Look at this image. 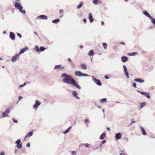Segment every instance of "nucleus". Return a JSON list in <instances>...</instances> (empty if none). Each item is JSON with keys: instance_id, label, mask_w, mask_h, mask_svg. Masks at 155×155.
I'll use <instances>...</instances> for the list:
<instances>
[{"instance_id": "obj_9", "label": "nucleus", "mask_w": 155, "mask_h": 155, "mask_svg": "<svg viewBox=\"0 0 155 155\" xmlns=\"http://www.w3.org/2000/svg\"><path fill=\"white\" fill-rule=\"evenodd\" d=\"M143 14L147 16L150 18L151 19V20L152 19V18H153L148 12L146 11H144L143 12Z\"/></svg>"}, {"instance_id": "obj_10", "label": "nucleus", "mask_w": 155, "mask_h": 155, "mask_svg": "<svg viewBox=\"0 0 155 155\" xmlns=\"http://www.w3.org/2000/svg\"><path fill=\"white\" fill-rule=\"evenodd\" d=\"M28 49V48L27 47H25V48L21 49L20 51V53L19 54L20 55V54L24 53L25 51H27Z\"/></svg>"}, {"instance_id": "obj_3", "label": "nucleus", "mask_w": 155, "mask_h": 155, "mask_svg": "<svg viewBox=\"0 0 155 155\" xmlns=\"http://www.w3.org/2000/svg\"><path fill=\"white\" fill-rule=\"evenodd\" d=\"M75 74L79 77L87 76H88L87 74L83 73L79 71H76L75 72Z\"/></svg>"}, {"instance_id": "obj_22", "label": "nucleus", "mask_w": 155, "mask_h": 155, "mask_svg": "<svg viewBox=\"0 0 155 155\" xmlns=\"http://www.w3.org/2000/svg\"><path fill=\"white\" fill-rule=\"evenodd\" d=\"M141 131L143 135H146V133L145 130L143 128V127H141Z\"/></svg>"}, {"instance_id": "obj_17", "label": "nucleus", "mask_w": 155, "mask_h": 155, "mask_svg": "<svg viewBox=\"0 0 155 155\" xmlns=\"http://www.w3.org/2000/svg\"><path fill=\"white\" fill-rule=\"evenodd\" d=\"M73 95L74 96L76 97V98L77 99H79V97L77 96L78 93L77 92L75 91H73Z\"/></svg>"}, {"instance_id": "obj_61", "label": "nucleus", "mask_w": 155, "mask_h": 155, "mask_svg": "<svg viewBox=\"0 0 155 155\" xmlns=\"http://www.w3.org/2000/svg\"><path fill=\"white\" fill-rule=\"evenodd\" d=\"M2 60V58H0V60Z\"/></svg>"}, {"instance_id": "obj_13", "label": "nucleus", "mask_w": 155, "mask_h": 155, "mask_svg": "<svg viewBox=\"0 0 155 155\" xmlns=\"http://www.w3.org/2000/svg\"><path fill=\"white\" fill-rule=\"evenodd\" d=\"M10 38L12 40H14L15 39V36L13 33L11 32L10 33Z\"/></svg>"}, {"instance_id": "obj_20", "label": "nucleus", "mask_w": 155, "mask_h": 155, "mask_svg": "<svg viewBox=\"0 0 155 155\" xmlns=\"http://www.w3.org/2000/svg\"><path fill=\"white\" fill-rule=\"evenodd\" d=\"M80 66L82 69L84 70H86L87 69V66L85 64H81Z\"/></svg>"}, {"instance_id": "obj_4", "label": "nucleus", "mask_w": 155, "mask_h": 155, "mask_svg": "<svg viewBox=\"0 0 155 155\" xmlns=\"http://www.w3.org/2000/svg\"><path fill=\"white\" fill-rule=\"evenodd\" d=\"M21 140L20 139H18L15 142L17 144L16 147L18 149L21 148L22 147V143H21Z\"/></svg>"}, {"instance_id": "obj_39", "label": "nucleus", "mask_w": 155, "mask_h": 155, "mask_svg": "<svg viewBox=\"0 0 155 155\" xmlns=\"http://www.w3.org/2000/svg\"><path fill=\"white\" fill-rule=\"evenodd\" d=\"M152 21L153 23L155 26V19L152 18Z\"/></svg>"}, {"instance_id": "obj_6", "label": "nucleus", "mask_w": 155, "mask_h": 155, "mask_svg": "<svg viewBox=\"0 0 155 155\" xmlns=\"http://www.w3.org/2000/svg\"><path fill=\"white\" fill-rule=\"evenodd\" d=\"M20 55L18 54L13 56L11 59V61L12 62L15 61L17 60L19 58Z\"/></svg>"}, {"instance_id": "obj_41", "label": "nucleus", "mask_w": 155, "mask_h": 155, "mask_svg": "<svg viewBox=\"0 0 155 155\" xmlns=\"http://www.w3.org/2000/svg\"><path fill=\"white\" fill-rule=\"evenodd\" d=\"M12 120L15 123H17L18 122V120H15L14 119L12 118Z\"/></svg>"}, {"instance_id": "obj_1", "label": "nucleus", "mask_w": 155, "mask_h": 155, "mask_svg": "<svg viewBox=\"0 0 155 155\" xmlns=\"http://www.w3.org/2000/svg\"><path fill=\"white\" fill-rule=\"evenodd\" d=\"M61 77L65 78L63 80L64 82L72 84L77 88L79 89H81V87L78 84L71 76L65 73H63L62 74Z\"/></svg>"}, {"instance_id": "obj_54", "label": "nucleus", "mask_w": 155, "mask_h": 155, "mask_svg": "<svg viewBox=\"0 0 155 155\" xmlns=\"http://www.w3.org/2000/svg\"><path fill=\"white\" fill-rule=\"evenodd\" d=\"M68 60L70 62H71V59L70 58H68Z\"/></svg>"}, {"instance_id": "obj_53", "label": "nucleus", "mask_w": 155, "mask_h": 155, "mask_svg": "<svg viewBox=\"0 0 155 155\" xmlns=\"http://www.w3.org/2000/svg\"><path fill=\"white\" fill-rule=\"evenodd\" d=\"M120 155H126L125 154L123 153H121L120 154Z\"/></svg>"}, {"instance_id": "obj_60", "label": "nucleus", "mask_w": 155, "mask_h": 155, "mask_svg": "<svg viewBox=\"0 0 155 155\" xmlns=\"http://www.w3.org/2000/svg\"><path fill=\"white\" fill-rule=\"evenodd\" d=\"M83 47V46H80V48H82Z\"/></svg>"}, {"instance_id": "obj_58", "label": "nucleus", "mask_w": 155, "mask_h": 155, "mask_svg": "<svg viewBox=\"0 0 155 155\" xmlns=\"http://www.w3.org/2000/svg\"><path fill=\"white\" fill-rule=\"evenodd\" d=\"M6 31H4L3 32V33L4 34H5L6 33Z\"/></svg>"}, {"instance_id": "obj_8", "label": "nucleus", "mask_w": 155, "mask_h": 155, "mask_svg": "<svg viewBox=\"0 0 155 155\" xmlns=\"http://www.w3.org/2000/svg\"><path fill=\"white\" fill-rule=\"evenodd\" d=\"M94 81L99 86H101L102 85L101 83V82L100 81L96 78L94 79Z\"/></svg>"}, {"instance_id": "obj_49", "label": "nucleus", "mask_w": 155, "mask_h": 155, "mask_svg": "<svg viewBox=\"0 0 155 155\" xmlns=\"http://www.w3.org/2000/svg\"><path fill=\"white\" fill-rule=\"evenodd\" d=\"M30 144L29 143H27V145H26V147H30Z\"/></svg>"}, {"instance_id": "obj_56", "label": "nucleus", "mask_w": 155, "mask_h": 155, "mask_svg": "<svg viewBox=\"0 0 155 155\" xmlns=\"http://www.w3.org/2000/svg\"><path fill=\"white\" fill-rule=\"evenodd\" d=\"M135 122V121H132L131 124H133Z\"/></svg>"}, {"instance_id": "obj_33", "label": "nucleus", "mask_w": 155, "mask_h": 155, "mask_svg": "<svg viewBox=\"0 0 155 155\" xmlns=\"http://www.w3.org/2000/svg\"><path fill=\"white\" fill-rule=\"evenodd\" d=\"M103 45L104 48V49H106L107 48V45L106 43H103Z\"/></svg>"}, {"instance_id": "obj_24", "label": "nucleus", "mask_w": 155, "mask_h": 155, "mask_svg": "<svg viewBox=\"0 0 155 155\" xmlns=\"http://www.w3.org/2000/svg\"><path fill=\"white\" fill-rule=\"evenodd\" d=\"M106 136V134L103 133L102 134L100 137V139H101L102 140Z\"/></svg>"}, {"instance_id": "obj_59", "label": "nucleus", "mask_w": 155, "mask_h": 155, "mask_svg": "<svg viewBox=\"0 0 155 155\" xmlns=\"http://www.w3.org/2000/svg\"><path fill=\"white\" fill-rule=\"evenodd\" d=\"M34 33H35L36 35H37V33L36 32H34Z\"/></svg>"}, {"instance_id": "obj_48", "label": "nucleus", "mask_w": 155, "mask_h": 155, "mask_svg": "<svg viewBox=\"0 0 155 155\" xmlns=\"http://www.w3.org/2000/svg\"><path fill=\"white\" fill-rule=\"evenodd\" d=\"M26 84V83H24V84L23 85H21L20 86V87H22L23 86H25Z\"/></svg>"}, {"instance_id": "obj_31", "label": "nucleus", "mask_w": 155, "mask_h": 155, "mask_svg": "<svg viewBox=\"0 0 155 155\" xmlns=\"http://www.w3.org/2000/svg\"><path fill=\"white\" fill-rule=\"evenodd\" d=\"M59 12H60V13L61 14V16L60 17H60H62L63 15L62 14L64 12V10H59Z\"/></svg>"}, {"instance_id": "obj_7", "label": "nucleus", "mask_w": 155, "mask_h": 155, "mask_svg": "<svg viewBox=\"0 0 155 155\" xmlns=\"http://www.w3.org/2000/svg\"><path fill=\"white\" fill-rule=\"evenodd\" d=\"M10 110L8 108H7L6 111L2 113L3 117H5L8 116V114L10 113Z\"/></svg>"}, {"instance_id": "obj_12", "label": "nucleus", "mask_w": 155, "mask_h": 155, "mask_svg": "<svg viewBox=\"0 0 155 155\" xmlns=\"http://www.w3.org/2000/svg\"><path fill=\"white\" fill-rule=\"evenodd\" d=\"M89 19L90 20V22L91 23L94 21V19L93 18L92 15L91 13H89Z\"/></svg>"}, {"instance_id": "obj_11", "label": "nucleus", "mask_w": 155, "mask_h": 155, "mask_svg": "<svg viewBox=\"0 0 155 155\" xmlns=\"http://www.w3.org/2000/svg\"><path fill=\"white\" fill-rule=\"evenodd\" d=\"M33 134V133L32 132H29L25 136V139H26L28 137H30L31 136H32Z\"/></svg>"}, {"instance_id": "obj_16", "label": "nucleus", "mask_w": 155, "mask_h": 155, "mask_svg": "<svg viewBox=\"0 0 155 155\" xmlns=\"http://www.w3.org/2000/svg\"><path fill=\"white\" fill-rule=\"evenodd\" d=\"M116 138L117 139H120L121 138V134L120 133H118L116 135Z\"/></svg>"}, {"instance_id": "obj_42", "label": "nucleus", "mask_w": 155, "mask_h": 155, "mask_svg": "<svg viewBox=\"0 0 155 155\" xmlns=\"http://www.w3.org/2000/svg\"><path fill=\"white\" fill-rule=\"evenodd\" d=\"M17 35L18 36H19L20 38H21V37L22 36H21V34H20L19 33H17Z\"/></svg>"}, {"instance_id": "obj_62", "label": "nucleus", "mask_w": 155, "mask_h": 155, "mask_svg": "<svg viewBox=\"0 0 155 155\" xmlns=\"http://www.w3.org/2000/svg\"><path fill=\"white\" fill-rule=\"evenodd\" d=\"M125 1L126 2L127 1V0H125Z\"/></svg>"}, {"instance_id": "obj_55", "label": "nucleus", "mask_w": 155, "mask_h": 155, "mask_svg": "<svg viewBox=\"0 0 155 155\" xmlns=\"http://www.w3.org/2000/svg\"><path fill=\"white\" fill-rule=\"evenodd\" d=\"M107 130H110V128L109 127H108L107 128Z\"/></svg>"}, {"instance_id": "obj_43", "label": "nucleus", "mask_w": 155, "mask_h": 155, "mask_svg": "<svg viewBox=\"0 0 155 155\" xmlns=\"http://www.w3.org/2000/svg\"><path fill=\"white\" fill-rule=\"evenodd\" d=\"M133 86L134 87H135V88L137 87L136 84V83H133Z\"/></svg>"}, {"instance_id": "obj_25", "label": "nucleus", "mask_w": 155, "mask_h": 155, "mask_svg": "<svg viewBox=\"0 0 155 155\" xmlns=\"http://www.w3.org/2000/svg\"><path fill=\"white\" fill-rule=\"evenodd\" d=\"M140 109H141L143 108V107L145 106L146 105V103L145 102H143L142 103H141L140 104Z\"/></svg>"}, {"instance_id": "obj_2", "label": "nucleus", "mask_w": 155, "mask_h": 155, "mask_svg": "<svg viewBox=\"0 0 155 155\" xmlns=\"http://www.w3.org/2000/svg\"><path fill=\"white\" fill-rule=\"evenodd\" d=\"M15 7L17 9H18L21 13H25V10H22L23 7L19 3L16 2L15 3Z\"/></svg>"}, {"instance_id": "obj_32", "label": "nucleus", "mask_w": 155, "mask_h": 155, "mask_svg": "<svg viewBox=\"0 0 155 155\" xmlns=\"http://www.w3.org/2000/svg\"><path fill=\"white\" fill-rule=\"evenodd\" d=\"M35 49L36 50L37 52H38L40 51L39 47L38 46H36L35 47Z\"/></svg>"}, {"instance_id": "obj_30", "label": "nucleus", "mask_w": 155, "mask_h": 155, "mask_svg": "<svg viewBox=\"0 0 155 155\" xmlns=\"http://www.w3.org/2000/svg\"><path fill=\"white\" fill-rule=\"evenodd\" d=\"M83 4L82 3H80L79 5H78L77 7V8L78 9H80V8L81 7L83 6Z\"/></svg>"}, {"instance_id": "obj_45", "label": "nucleus", "mask_w": 155, "mask_h": 155, "mask_svg": "<svg viewBox=\"0 0 155 155\" xmlns=\"http://www.w3.org/2000/svg\"><path fill=\"white\" fill-rule=\"evenodd\" d=\"M88 122H89L88 120L87 119H85L84 120V122L85 123L87 124V123H88Z\"/></svg>"}, {"instance_id": "obj_28", "label": "nucleus", "mask_w": 155, "mask_h": 155, "mask_svg": "<svg viewBox=\"0 0 155 155\" xmlns=\"http://www.w3.org/2000/svg\"><path fill=\"white\" fill-rule=\"evenodd\" d=\"M71 127H69L68 129H67V130H66L64 132V133L65 134H67V133H68L69 131L71 129Z\"/></svg>"}, {"instance_id": "obj_40", "label": "nucleus", "mask_w": 155, "mask_h": 155, "mask_svg": "<svg viewBox=\"0 0 155 155\" xmlns=\"http://www.w3.org/2000/svg\"><path fill=\"white\" fill-rule=\"evenodd\" d=\"M71 153L73 155H76V153L74 151H73L71 152Z\"/></svg>"}, {"instance_id": "obj_19", "label": "nucleus", "mask_w": 155, "mask_h": 155, "mask_svg": "<svg viewBox=\"0 0 155 155\" xmlns=\"http://www.w3.org/2000/svg\"><path fill=\"white\" fill-rule=\"evenodd\" d=\"M135 81L138 82L140 83H143L144 82V81L140 78H136L134 79Z\"/></svg>"}, {"instance_id": "obj_37", "label": "nucleus", "mask_w": 155, "mask_h": 155, "mask_svg": "<svg viewBox=\"0 0 155 155\" xmlns=\"http://www.w3.org/2000/svg\"><path fill=\"white\" fill-rule=\"evenodd\" d=\"M105 142H106V140H104L101 142V144L100 145V146H101V144H104V143H105Z\"/></svg>"}, {"instance_id": "obj_44", "label": "nucleus", "mask_w": 155, "mask_h": 155, "mask_svg": "<svg viewBox=\"0 0 155 155\" xmlns=\"http://www.w3.org/2000/svg\"><path fill=\"white\" fill-rule=\"evenodd\" d=\"M84 145L86 147H88L89 146V145L88 143H86Z\"/></svg>"}, {"instance_id": "obj_5", "label": "nucleus", "mask_w": 155, "mask_h": 155, "mask_svg": "<svg viewBox=\"0 0 155 155\" xmlns=\"http://www.w3.org/2000/svg\"><path fill=\"white\" fill-rule=\"evenodd\" d=\"M41 102L38 101L36 100L35 101V105H34L33 108L34 109H37L38 107L41 104Z\"/></svg>"}, {"instance_id": "obj_21", "label": "nucleus", "mask_w": 155, "mask_h": 155, "mask_svg": "<svg viewBox=\"0 0 155 155\" xmlns=\"http://www.w3.org/2000/svg\"><path fill=\"white\" fill-rule=\"evenodd\" d=\"M64 68V67L63 66H61V65H56L54 67V69H55L56 68H58V69H62Z\"/></svg>"}, {"instance_id": "obj_57", "label": "nucleus", "mask_w": 155, "mask_h": 155, "mask_svg": "<svg viewBox=\"0 0 155 155\" xmlns=\"http://www.w3.org/2000/svg\"><path fill=\"white\" fill-rule=\"evenodd\" d=\"M101 24H102V25H103L104 24V22L103 21H102L101 22Z\"/></svg>"}, {"instance_id": "obj_51", "label": "nucleus", "mask_w": 155, "mask_h": 155, "mask_svg": "<svg viewBox=\"0 0 155 155\" xmlns=\"http://www.w3.org/2000/svg\"><path fill=\"white\" fill-rule=\"evenodd\" d=\"M83 21L84 23H86L87 22L86 19L84 18L83 19Z\"/></svg>"}, {"instance_id": "obj_29", "label": "nucleus", "mask_w": 155, "mask_h": 155, "mask_svg": "<svg viewBox=\"0 0 155 155\" xmlns=\"http://www.w3.org/2000/svg\"><path fill=\"white\" fill-rule=\"evenodd\" d=\"M106 101H107V99L104 98L102 99L101 100V103H104L106 102Z\"/></svg>"}, {"instance_id": "obj_63", "label": "nucleus", "mask_w": 155, "mask_h": 155, "mask_svg": "<svg viewBox=\"0 0 155 155\" xmlns=\"http://www.w3.org/2000/svg\"><path fill=\"white\" fill-rule=\"evenodd\" d=\"M15 153H16V151H15Z\"/></svg>"}, {"instance_id": "obj_36", "label": "nucleus", "mask_w": 155, "mask_h": 155, "mask_svg": "<svg viewBox=\"0 0 155 155\" xmlns=\"http://www.w3.org/2000/svg\"><path fill=\"white\" fill-rule=\"evenodd\" d=\"M125 73L127 77L128 78H129V74H128V72L127 71L126 72H125Z\"/></svg>"}, {"instance_id": "obj_34", "label": "nucleus", "mask_w": 155, "mask_h": 155, "mask_svg": "<svg viewBox=\"0 0 155 155\" xmlns=\"http://www.w3.org/2000/svg\"><path fill=\"white\" fill-rule=\"evenodd\" d=\"M45 49V48L43 47H41L40 48V51H43Z\"/></svg>"}, {"instance_id": "obj_52", "label": "nucleus", "mask_w": 155, "mask_h": 155, "mask_svg": "<svg viewBox=\"0 0 155 155\" xmlns=\"http://www.w3.org/2000/svg\"><path fill=\"white\" fill-rule=\"evenodd\" d=\"M22 97L21 96H19L18 97L19 101L22 99Z\"/></svg>"}, {"instance_id": "obj_35", "label": "nucleus", "mask_w": 155, "mask_h": 155, "mask_svg": "<svg viewBox=\"0 0 155 155\" xmlns=\"http://www.w3.org/2000/svg\"><path fill=\"white\" fill-rule=\"evenodd\" d=\"M125 72H126L127 71V68L125 65H124L123 66Z\"/></svg>"}, {"instance_id": "obj_46", "label": "nucleus", "mask_w": 155, "mask_h": 155, "mask_svg": "<svg viewBox=\"0 0 155 155\" xmlns=\"http://www.w3.org/2000/svg\"><path fill=\"white\" fill-rule=\"evenodd\" d=\"M104 78L106 79H108L109 78V77L107 75L104 76Z\"/></svg>"}, {"instance_id": "obj_26", "label": "nucleus", "mask_w": 155, "mask_h": 155, "mask_svg": "<svg viewBox=\"0 0 155 155\" xmlns=\"http://www.w3.org/2000/svg\"><path fill=\"white\" fill-rule=\"evenodd\" d=\"M60 21V20L58 18L55 20H54L52 21V22L54 23H58Z\"/></svg>"}, {"instance_id": "obj_50", "label": "nucleus", "mask_w": 155, "mask_h": 155, "mask_svg": "<svg viewBox=\"0 0 155 155\" xmlns=\"http://www.w3.org/2000/svg\"><path fill=\"white\" fill-rule=\"evenodd\" d=\"M120 44H122V45H125V44L124 42H120Z\"/></svg>"}, {"instance_id": "obj_38", "label": "nucleus", "mask_w": 155, "mask_h": 155, "mask_svg": "<svg viewBox=\"0 0 155 155\" xmlns=\"http://www.w3.org/2000/svg\"><path fill=\"white\" fill-rule=\"evenodd\" d=\"M97 2H98V0H93V2L96 4H97Z\"/></svg>"}, {"instance_id": "obj_23", "label": "nucleus", "mask_w": 155, "mask_h": 155, "mask_svg": "<svg viewBox=\"0 0 155 155\" xmlns=\"http://www.w3.org/2000/svg\"><path fill=\"white\" fill-rule=\"evenodd\" d=\"M94 54V51L92 50L90 51L88 53V55L90 56H92Z\"/></svg>"}, {"instance_id": "obj_15", "label": "nucleus", "mask_w": 155, "mask_h": 155, "mask_svg": "<svg viewBox=\"0 0 155 155\" xmlns=\"http://www.w3.org/2000/svg\"><path fill=\"white\" fill-rule=\"evenodd\" d=\"M142 94L145 95L147 98H149L150 97L149 93H144L142 92H141Z\"/></svg>"}, {"instance_id": "obj_14", "label": "nucleus", "mask_w": 155, "mask_h": 155, "mask_svg": "<svg viewBox=\"0 0 155 155\" xmlns=\"http://www.w3.org/2000/svg\"><path fill=\"white\" fill-rule=\"evenodd\" d=\"M38 18L43 19H47V17L46 16L44 15H40L38 16Z\"/></svg>"}, {"instance_id": "obj_18", "label": "nucleus", "mask_w": 155, "mask_h": 155, "mask_svg": "<svg viewBox=\"0 0 155 155\" xmlns=\"http://www.w3.org/2000/svg\"><path fill=\"white\" fill-rule=\"evenodd\" d=\"M127 58L126 56L122 57L121 58V61L122 62H125L127 61Z\"/></svg>"}, {"instance_id": "obj_27", "label": "nucleus", "mask_w": 155, "mask_h": 155, "mask_svg": "<svg viewBox=\"0 0 155 155\" xmlns=\"http://www.w3.org/2000/svg\"><path fill=\"white\" fill-rule=\"evenodd\" d=\"M138 53L137 52H133L132 53H130L129 54V55L130 56H134L137 55Z\"/></svg>"}, {"instance_id": "obj_47", "label": "nucleus", "mask_w": 155, "mask_h": 155, "mask_svg": "<svg viewBox=\"0 0 155 155\" xmlns=\"http://www.w3.org/2000/svg\"><path fill=\"white\" fill-rule=\"evenodd\" d=\"M0 155H5V153L3 152H1L0 153Z\"/></svg>"}]
</instances>
